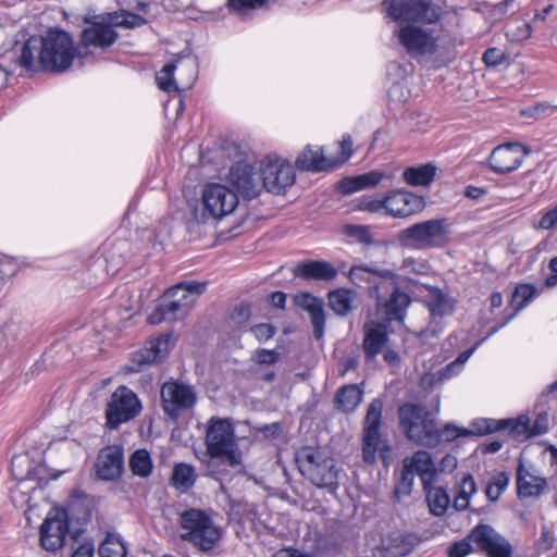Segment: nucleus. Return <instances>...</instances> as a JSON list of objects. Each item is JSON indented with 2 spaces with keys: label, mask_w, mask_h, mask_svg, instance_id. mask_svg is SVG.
<instances>
[{
  "label": "nucleus",
  "mask_w": 557,
  "mask_h": 557,
  "mask_svg": "<svg viewBox=\"0 0 557 557\" xmlns=\"http://www.w3.org/2000/svg\"><path fill=\"white\" fill-rule=\"evenodd\" d=\"M96 475L103 481L119 479L124 470L123 448L109 445L100 449L95 462Z\"/></svg>",
  "instance_id": "aec40b11"
},
{
  "label": "nucleus",
  "mask_w": 557,
  "mask_h": 557,
  "mask_svg": "<svg viewBox=\"0 0 557 557\" xmlns=\"http://www.w3.org/2000/svg\"><path fill=\"white\" fill-rule=\"evenodd\" d=\"M341 150L342 158L338 160L334 159V161L337 162V165L347 161L352 154V139L349 135H345L343 137V140L341 141Z\"/></svg>",
  "instance_id": "680f3d73"
},
{
  "label": "nucleus",
  "mask_w": 557,
  "mask_h": 557,
  "mask_svg": "<svg viewBox=\"0 0 557 557\" xmlns=\"http://www.w3.org/2000/svg\"><path fill=\"white\" fill-rule=\"evenodd\" d=\"M556 107L543 102V103H536L532 108L529 109L530 115L539 116L541 114H552L555 111Z\"/></svg>",
  "instance_id": "338daca9"
},
{
  "label": "nucleus",
  "mask_w": 557,
  "mask_h": 557,
  "mask_svg": "<svg viewBox=\"0 0 557 557\" xmlns=\"http://www.w3.org/2000/svg\"><path fill=\"white\" fill-rule=\"evenodd\" d=\"M295 165L300 171L322 172L337 166L334 159L324 156L323 148L312 149L308 145L296 158Z\"/></svg>",
  "instance_id": "bb28decb"
},
{
  "label": "nucleus",
  "mask_w": 557,
  "mask_h": 557,
  "mask_svg": "<svg viewBox=\"0 0 557 557\" xmlns=\"http://www.w3.org/2000/svg\"><path fill=\"white\" fill-rule=\"evenodd\" d=\"M426 493V500L429 504L430 511L436 516H443L449 505V495L444 487H435L431 484L428 487H423Z\"/></svg>",
  "instance_id": "4c0bfd02"
},
{
  "label": "nucleus",
  "mask_w": 557,
  "mask_h": 557,
  "mask_svg": "<svg viewBox=\"0 0 557 557\" xmlns=\"http://www.w3.org/2000/svg\"><path fill=\"white\" fill-rule=\"evenodd\" d=\"M100 557H126L127 549L125 544L113 535L109 534L99 547Z\"/></svg>",
  "instance_id": "37998d69"
},
{
  "label": "nucleus",
  "mask_w": 557,
  "mask_h": 557,
  "mask_svg": "<svg viewBox=\"0 0 557 557\" xmlns=\"http://www.w3.org/2000/svg\"><path fill=\"white\" fill-rule=\"evenodd\" d=\"M539 227L543 230L557 228V206L543 214V216L539 221Z\"/></svg>",
  "instance_id": "13d9d810"
},
{
  "label": "nucleus",
  "mask_w": 557,
  "mask_h": 557,
  "mask_svg": "<svg viewBox=\"0 0 557 557\" xmlns=\"http://www.w3.org/2000/svg\"><path fill=\"white\" fill-rule=\"evenodd\" d=\"M509 484V475L506 472L496 473L488 482L485 494L491 502H496L506 491Z\"/></svg>",
  "instance_id": "c03bdc74"
},
{
  "label": "nucleus",
  "mask_w": 557,
  "mask_h": 557,
  "mask_svg": "<svg viewBox=\"0 0 557 557\" xmlns=\"http://www.w3.org/2000/svg\"><path fill=\"white\" fill-rule=\"evenodd\" d=\"M81 38L82 41L75 46L72 37H28L20 48L15 63L28 73H63L76 57L85 58L95 49L106 50L117 37Z\"/></svg>",
  "instance_id": "f257e3e1"
},
{
  "label": "nucleus",
  "mask_w": 557,
  "mask_h": 557,
  "mask_svg": "<svg viewBox=\"0 0 557 557\" xmlns=\"http://www.w3.org/2000/svg\"><path fill=\"white\" fill-rule=\"evenodd\" d=\"M250 331L259 342H265L275 335L276 327L270 323H260L250 327Z\"/></svg>",
  "instance_id": "6e6d98bb"
},
{
  "label": "nucleus",
  "mask_w": 557,
  "mask_h": 557,
  "mask_svg": "<svg viewBox=\"0 0 557 557\" xmlns=\"http://www.w3.org/2000/svg\"><path fill=\"white\" fill-rule=\"evenodd\" d=\"M295 183V170L288 162H267L261 170V185L268 191L281 194Z\"/></svg>",
  "instance_id": "a211bd4d"
},
{
  "label": "nucleus",
  "mask_w": 557,
  "mask_h": 557,
  "mask_svg": "<svg viewBox=\"0 0 557 557\" xmlns=\"http://www.w3.org/2000/svg\"><path fill=\"white\" fill-rule=\"evenodd\" d=\"M449 235L447 219H431L401 230L397 235V240L403 247L426 250L446 246Z\"/></svg>",
  "instance_id": "39448f33"
},
{
  "label": "nucleus",
  "mask_w": 557,
  "mask_h": 557,
  "mask_svg": "<svg viewBox=\"0 0 557 557\" xmlns=\"http://www.w3.org/2000/svg\"><path fill=\"white\" fill-rule=\"evenodd\" d=\"M391 292L388 299H385L383 296L382 305L377 308V311L383 312L387 322H403L406 317L407 308L411 302V298L398 286L394 287Z\"/></svg>",
  "instance_id": "cd10ccee"
},
{
  "label": "nucleus",
  "mask_w": 557,
  "mask_h": 557,
  "mask_svg": "<svg viewBox=\"0 0 557 557\" xmlns=\"http://www.w3.org/2000/svg\"><path fill=\"white\" fill-rule=\"evenodd\" d=\"M549 269L553 274L545 280V285L547 287H554L557 285V257L550 259Z\"/></svg>",
  "instance_id": "774afa93"
},
{
  "label": "nucleus",
  "mask_w": 557,
  "mask_h": 557,
  "mask_svg": "<svg viewBox=\"0 0 557 557\" xmlns=\"http://www.w3.org/2000/svg\"><path fill=\"white\" fill-rule=\"evenodd\" d=\"M194 300L189 296L178 295L177 289L169 288L161 297L159 304L149 314L148 321L152 325L171 322L184 318L191 308Z\"/></svg>",
  "instance_id": "ddd939ff"
},
{
  "label": "nucleus",
  "mask_w": 557,
  "mask_h": 557,
  "mask_svg": "<svg viewBox=\"0 0 557 557\" xmlns=\"http://www.w3.org/2000/svg\"><path fill=\"white\" fill-rule=\"evenodd\" d=\"M387 327L383 323L371 322L364 325L362 348L367 360L379 355L387 343Z\"/></svg>",
  "instance_id": "c85d7f7f"
},
{
  "label": "nucleus",
  "mask_w": 557,
  "mask_h": 557,
  "mask_svg": "<svg viewBox=\"0 0 557 557\" xmlns=\"http://www.w3.org/2000/svg\"><path fill=\"white\" fill-rule=\"evenodd\" d=\"M469 539L476 545L478 550L484 552L488 557H512V545L490 524H478L470 533Z\"/></svg>",
  "instance_id": "2eb2a0df"
},
{
  "label": "nucleus",
  "mask_w": 557,
  "mask_h": 557,
  "mask_svg": "<svg viewBox=\"0 0 557 557\" xmlns=\"http://www.w3.org/2000/svg\"><path fill=\"white\" fill-rule=\"evenodd\" d=\"M530 150L519 143H507L495 147L488 158L493 172L507 174L517 170Z\"/></svg>",
  "instance_id": "dca6fc26"
},
{
  "label": "nucleus",
  "mask_w": 557,
  "mask_h": 557,
  "mask_svg": "<svg viewBox=\"0 0 557 557\" xmlns=\"http://www.w3.org/2000/svg\"><path fill=\"white\" fill-rule=\"evenodd\" d=\"M228 180L237 191L248 199L258 197L262 190L261 174L255 173L248 163L234 164L230 170Z\"/></svg>",
  "instance_id": "412c9836"
},
{
  "label": "nucleus",
  "mask_w": 557,
  "mask_h": 557,
  "mask_svg": "<svg viewBox=\"0 0 557 557\" xmlns=\"http://www.w3.org/2000/svg\"><path fill=\"white\" fill-rule=\"evenodd\" d=\"M296 277L307 281H333L337 274V269L324 260H306L299 262L293 270Z\"/></svg>",
  "instance_id": "393cba45"
},
{
  "label": "nucleus",
  "mask_w": 557,
  "mask_h": 557,
  "mask_svg": "<svg viewBox=\"0 0 557 557\" xmlns=\"http://www.w3.org/2000/svg\"><path fill=\"white\" fill-rule=\"evenodd\" d=\"M171 481L173 486L185 493L190 490L196 482L195 468L187 463H177L174 466Z\"/></svg>",
  "instance_id": "58836bf2"
},
{
  "label": "nucleus",
  "mask_w": 557,
  "mask_h": 557,
  "mask_svg": "<svg viewBox=\"0 0 557 557\" xmlns=\"http://www.w3.org/2000/svg\"><path fill=\"white\" fill-rule=\"evenodd\" d=\"M387 16L400 27L394 35H449L460 23L457 12L444 10L433 0H386Z\"/></svg>",
  "instance_id": "f03ea898"
},
{
  "label": "nucleus",
  "mask_w": 557,
  "mask_h": 557,
  "mask_svg": "<svg viewBox=\"0 0 557 557\" xmlns=\"http://www.w3.org/2000/svg\"><path fill=\"white\" fill-rule=\"evenodd\" d=\"M344 233L348 237L356 239L358 243L364 245H371L373 243L370 227L367 225L347 224L344 226Z\"/></svg>",
  "instance_id": "09e8293b"
},
{
  "label": "nucleus",
  "mask_w": 557,
  "mask_h": 557,
  "mask_svg": "<svg viewBox=\"0 0 557 557\" xmlns=\"http://www.w3.org/2000/svg\"><path fill=\"white\" fill-rule=\"evenodd\" d=\"M83 22L89 26L79 35H117L116 28L134 29L146 24L147 20L137 13L120 9L102 13L88 10L83 16Z\"/></svg>",
  "instance_id": "6e6552de"
},
{
  "label": "nucleus",
  "mask_w": 557,
  "mask_h": 557,
  "mask_svg": "<svg viewBox=\"0 0 557 557\" xmlns=\"http://www.w3.org/2000/svg\"><path fill=\"white\" fill-rule=\"evenodd\" d=\"M547 488V482L543 478L528 473L520 465L517 471V492L519 498L537 497Z\"/></svg>",
  "instance_id": "7c9ffc66"
},
{
  "label": "nucleus",
  "mask_w": 557,
  "mask_h": 557,
  "mask_svg": "<svg viewBox=\"0 0 557 557\" xmlns=\"http://www.w3.org/2000/svg\"><path fill=\"white\" fill-rule=\"evenodd\" d=\"M536 296L537 289L533 285H518L511 297V304L515 306V311L510 315H508L500 324L494 326L488 333V335L496 333L498 330L505 326L520 309H522L529 301H531Z\"/></svg>",
  "instance_id": "f704fd0d"
},
{
  "label": "nucleus",
  "mask_w": 557,
  "mask_h": 557,
  "mask_svg": "<svg viewBox=\"0 0 557 557\" xmlns=\"http://www.w3.org/2000/svg\"><path fill=\"white\" fill-rule=\"evenodd\" d=\"M294 302L297 307L306 310L310 314L314 338H322L325 325V311L323 300L311 295L310 293L304 292L294 296Z\"/></svg>",
  "instance_id": "b1692460"
},
{
  "label": "nucleus",
  "mask_w": 557,
  "mask_h": 557,
  "mask_svg": "<svg viewBox=\"0 0 557 557\" xmlns=\"http://www.w3.org/2000/svg\"><path fill=\"white\" fill-rule=\"evenodd\" d=\"M384 176V172L371 171L361 175L345 177L339 182V189L343 194H352L376 186Z\"/></svg>",
  "instance_id": "473e14b6"
},
{
  "label": "nucleus",
  "mask_w": 557,
  "mask_h": 557,
  "mask_svg": "<svg viewBox=\"0 0 557 557\" xmlns=\"http://www.w3.org/2000/svg\"><path fill=\"white\" fill-rule=\"evenodd\" d=\"M384 404L380 398H374L367 408L362 426V455L367 463H373L376 453L381 451L382 457L391 450L387 441L381 436L382 412Z\"/></svg>",
  "instance_id": "9d476101"
},
{
  "label": "nucleus",
  "mask_w": 557,
  "mask_h": 557,
  "mask_svg": "<svg viewBox=\"0 0 557 557\" xmlns=\"http://www.w3.org/2000/svg\"><path fill=\"white\" fill-rule=\"evenodd\" d=\"M399 425L406 437L421 446L438 445V428L434 413L424 405L406 403L398 408Z\"/></svg>",
  "instance_id": "7ed1b4c3"
},
{
  "label": "nucleus",
  "mask_w": 557,
  "mask_h": 557,
  "mask_svg": "<svg viewBox=\"0 0 557 557\" xmlns=\"http://www.w3.org/2000/svg\"><path fill=\"white\" fill-rule=\"evenodd\" d=\"M549 429V419L546 411H541L536 414L532 426L529 425L528 433L521 434V436L529 437L544 434Z\"/></svg>",
  "instance_id": "603ef678"
},
{
  "label": "nucleus",
  "mask_w": 557,
  "mask_h": 557,
  "mask_svg": "<svg viewBox=\"0 0 557 557\" xmlns=\"http://www.w3.org/2000/svg\"><path fill=\"white\" fill-rule=\"evenodd\" d=\"M171 336L161 335L148 342L141 349L133 352L131 362L126 366L128 372H139L143 366H150L162 359L169 350Z\"/></svg>",
  "instance_id": "4be33fe9"
},
{
  "label": "nucleus",
  "mask_w": 557,
  "mask_h": 557,
  "mask_svg": "<svg viewBox=\"0 0 557 557\" xmlns=\"http://www.w3.org/2000/svg\"><path fill=\"white\" fill-rule=\"evenodd\" d=\"M160 398L165 416L176 422L183 412L196 405L197 394L194 386L172 380L162 384Z\"/></svg>",
  "instance_id": "9b49d317"
},
{
  "label": "nucleus",
  "mask_w": 557,
  "mask_h": 557,
  "mask_svg": "<svg viewBox=\"0 0 557 557\" xmlns=\"http://www.w3.org/2000/svg\"><path fill=\"white\" fill-rule=\"evenodd\" d=\"M476 492V484L471 474H467L462 478L461 482L458 485V492L459 494H462L470 498L472 494Z\"/></svg>",
  "instance_id": "bf43d9fd"
},
{
  "label": "nucleus",
  "mask_w": 557,
  "mask_h": 557,
  "mask_svg": "<svg viewBox=\"0 0 557 557\" xmlns=\"http://www.w3.org/2000/svg\"><path fill=\"white\" fill-rule=\"evenodd\" d=\"M251 317L250 306L247 304H239L234 307L231 313L232 322L239 329H246Z\"/></svg>",
  "instance_id": "3c124183"
},
{
  "label": "nucleus",
  "mask_w": 557,
  "mask_h": 557,
  "mask_svg": "<svg viewBox=\"0 0 557 557\" xmlns=\"http://www.w3.org/2000/svg\"><path fill=\"white\" fill-rule=\"evenodd\" d=\"M399 44L406 53L418 61H421L437 50L435 37H398Z\"/></svg>",
  "instance_id": "c756f323"
},
{
  "label": "nucleus",
  "mask_w": 557,
  "mask_h": 557,
  "mask_svg": "<svg viewBox=\"0 0 557 557\" xmlns=\"http://www.w3.org/2000/svg\"><path fill=\"white\" fill-rule=\"evenodd\" d=\"M176 65L175 63L165 64L160 73L157 75V83L160 89L166 92L178 91L180 88L176 85L173 73Z\"/></svg>",
  "instance_id": "de8ad7c7"
},
{
  "label": "nucleus",
  "mask_w": 557,
  "mask_h": 557,
  "mask_svg": "<svg viewBox=\"0 0 557 557\" xmlns=\"http://www.w3.org/2000/svg\"><path fill=\"white\" fill-rule=\"evenodd\" d=\"M79 531H75L72 535L73 544L70 557H94L95 555V544L94 541L89 537H83L79 540Z\"/></svg>",
  "instance_id": "49530a36"
},
{
  "label": "nucleus",
  "mask_w": 557,
  "mask_h": 557,
  "mask_svg": "<svg viewBox=\"0 0 557 557\" xmlns=\"http://www.w3.org/2000/svg\"><path fill=\"white\" fill-rule=\"evenodd\" d=\"M181 527L186 530L181 539L196 546L201 552H208L221 539L220 529L202 510L191 508L180 515Z\"/></svg>",
  "instance_id": "423d86ee"
},
{
  "label": "nucleus",
  "mask_w": 557,
  "mask_h": 557,
  "mask_svg": "<svg viewBox=\"0 0 557 557\" xmlns=\"http://www.w3.org/2000/svg\"><path fill=\"white\" fill-rule=\"evenodd\" d=\"M255 359L260 364H274L280 359V352L274 349H257Z\"/></svg>",
  "instance_id": "4d7b16f0"
},
{
  "label": "nucleus",
  "mask_w": 557,
  "mask_h": 557,
  "mask_svg": "<svg viewBox=\"0 0 557 557\" xmlns=\"http://www.w3.org/2000/svg\"><path fill=\"white\" fill-rule=\"evenodd\" d=\"M443 382H440V376H438V373L435 372V373H431V372H428V373H424L420 380V385L423 389H431L433 388L436 384H442Z\"/></svg>",
  "instance_id": "0e129e2a"
},
{
  "label": "nucleus",
  "mask_w": 557,
  "mask_h": 557,
  "mask_svg": "<svg viewBox=\"0 0 557 557\" xmlns=\"http://www.w3.org/2000/svg\"><path fill=\"white\" fill-rule=\"evenodd\" d=\"M517 52H513L509 48H490L487 49L483 54V62L488 67H496L503 64H509L515 55H517Z\"/></svg>",
  "instance_id": "79ce46f5"
},
{
  "label": "nucleus",
  "mask_w": 557,
  "mask_h": 557,
  "mask_svg": "<svg viewBox=\"0 0 557 557\" xmlns=\"http://www.w3.org/2000/svg\"><path fill=\"white\" fill-rule=\"evenodd\" d=\"M232 508L237 509V512H240L243 516H246L249 519H255L257 516L256 506L248 504L245 500L232 502Z\"/></svg>",
  "instance_id": "052dcab7"
},
{
  "label": "nucleus",
  "mask_w": 557,
  "mask_h": 557,
  "mask_svg": "<svg viewBox=\"0 0 557 557\" xmlns=\"http://www.w3.org/2000/svg\"><path fill=\"white\" fill-rule=\"evenodd\" d=\"M205 214L222 219L232 213L238 205V195L221 184H209L202 193Z\"/></svg>",
  "instance_id": "4468645a"
},
{
  "label": "nucleus",
  "mask_w": 557,
  "mask_h": 557,
  "mask_svg": "<svg viewBox=\"0 0 557 557\" xmlns=\"http://www.w3.org/2000/svg\"><path fill=\"white\" fill-rule=\"evenodd\" d=\"M403 465L411 470L414 475L420 476L423 487L434 483L437 470L432 456L426 450L416 451L411 457L405 458Z\"/></svg>",
  "instance_id": "a878e982"
},
{
  "label": "nucleus",
  "mask_w": 557,
  "mask_h": 557,
  "mask_svg": "<svg viewBox=\"0 0 557 557\" xmlns=\"http://www.w3.org/2000/svg\"><path fill=\"white\" fill-rule=\"evenodd\" d=\"M436 168L432 164H424L417 168H407L403 174L407 184L412 186H426L435 176Z\"/></svg>",
  "instance_id": "ea45409f"
},
{
  "label": "nucleus",
  "mask_w": 557,
  "mask_h": 557,
  "mask_svg": "<svg viewBox=\"0 0 557 557\" xmlns=\"http://www.w3.org/2000/svg\"><path fill=\"white\" fill-rule=\"evenodd\" d=\"M471 543H473V542L469 539V535L461 541H457V542L453 543L448 548L449 557H466V556H468L469 554H471L474 550Z\"/></svg>",
  "instance_id": "864d4df0"
},
{
  "label": "nucleus",
  "mask_w": 557,
  "mask_h": 557,
  "mask_svg": "<svg viewBox=\"0 0 557 557\" xmlns=\"http://www.w3.org/2000/svg\"><path fill=\"white\" fill-rule=\"evenodd\" d=\"M330 308L341 317L348 315L355 308L357 293L349 288H337L327 294Z\"/></svg>",
  "instance_id": "2f4dec72"
},
{
  "label": "nucleus",
  "mask_w": 557,
  "mask_h": 557,
  "mask_svg": "<svg viewBox=\"0 0 557 557\" xmlns=\"http://www.w3.org/2000/svg\"><path fill=\"white\" fill-rule=\"evenodd\" d=\"M438 444L442 441L451 442L459 436H468L470 435V431L467 429H459L454 424H446L443 430L438 429Z\"/></svg>",
  "instance_id": "5fc2aeb1"
},
{
  "label": "nucleus",
  "mask_w": 557,
  "mask_h": 557,
  "mask_svg": "<svg viewBox=\"0 0 557 557\" xmlns=\"http://www.w3.org/2000/svg\"><path fill=\"white\" fill-rule=\"evenodd\" d=\"M66 511L49 513L40 527V544L48 552H57L64 545L70 531Z\"/></svg>",
  "instance_id": "6ab92c4d"
},
{
  "label": "nucleus",
  "mask_w": 557,
  "mask_h": 557,
  "mask_svg": "<svg viewBox=\"0 0 557 557\" xmlns=\"http://www.w3.org/2000/svg\"><path fill=\"white\" fill-rule=\"evenodd\" d=\"M363 392L356 385H345L335 395L334 404L337 410L344 413L354 412L361 404Z\"/></svg>",
  "instance_id": "72a5a7b5"
},
{
  "label": "nucleus",
  "mask_w": 557,
  "mask_h": 557,
  "mask_svg": "<svg viewBox=\"0 0 557 557\" xmlns=\"http://www.w3.org/2000/svg\"><path fill=\"white\" fill-rule=\"evenodd\" d=\"M278 0H226L230 12L240 20L250 18L251 12L259 9H270Z\"/></svg>",
  "instance_id": "c9c22d12"
},
{
  "label": "nucleus",
  "mask_w": 557,
  "mask_h": 557,
  "mask_svg": "<svg viewBox=\"0 0 557 557\" xmlns=\"http://www.w3.org/2000/svg\"><path fill=\"white\" fill-rule=\"evenodd\" d=\"M141 411L136 394L126 386H120L111 395L106 408L107 425L116 429L122 423L135 419Z\"/></svg>",
  "instance_id": "f8f14e48"
},
{
  "label": "nucleus",
  "mask_w": 557,
  "mask_h": 557,
  "mask_svg": "<svg viewBox=\"0 0 557 557\" xmlns=\"http://www.w3.org/2000/svg\"><path fill=\"white\" fill-rule=\"evenodd\" d=\"M348 278L355 285L368 288L369 296L376 300V308L381 307L384 294L397 286V274L374 263L352 265Z\"/></svg>",
  "instance_id": "1a4fd4ad"
},
{
  "label": "nucleus",
  "mask_w": 557,
  "mask_h": 557,
  "mask_svg": "<svg viewBox=\"0 0 557 557\" xmlns=\"http://www.w3.org/2000/svg\"><path fill=\"white\" fill-rule=\"evenodd\" d=\"M414 474L403 465L399 479L394 488V498L400 502L403 497L409 496L412 491Z\"/></svg>",
  "instance_id": "a18cd8bd"
},
{
  "label": "nucleus",
  "mask_w": 557,
  "mask_h": 557,
  "mask_svg": "<svg viewBox=\"0 0 557 557\" xmlns=\"http://www.w3.org/2000/svg\"><path fill=\"white\" fill-rule=\"evenodd\" d=\"M461 369L454 361L445 366L444 368L437 371L440 376V382H444L446 380L451 379L457 375Z\"/></svg>",
  "instance_id": "e2e57ef3"
},
{
  "label": "nucleus",
  "mask_w": 557,
  "mask_h": 557,
  "mask_svg": "<svg viewBox=\"0 0 557 557\" xmlns=\"http://www.w3.org/2000/svg\"><path fill=\"white\" fill-rule=\"evenodd\" d=\"M207 284V282L189 281L181 282L172 288L177 289L178 295H188L189 300H193L191 296H200L206 292Z\"/></svg>",
  "instance_id": "8fccbe9b"
},
{
  "label": "nucleus",
  "mask_w": 557,
  "mask_h": 557,
  "mask_svg": "<svg viewBox=\"0 0 557 557\" xmlns=\"http://www.w3.org/2000/svg\"><path fill=\"white\" fill-rule=\"evenodd\" d=\"M488 434L508 430V434L512 437H520L521 434L528 433L529 430V418L525 416L519 417L517 420H493L488 419Z\"/></svg>",
  "instance_id": "e433bc0d"
},
{
  "label": "nucleus",
  "mask_w": 557,
  "mask_h": 557,
  "mask_svg": "<svg viewBox=\"0 0 557 557\" xmlns=\"http://www.w3.org/2000/svg\"><path fill=\"white\" fill-rule=\"evenodd\" d=\"M419 543L416 534L392 532L382 540L380 557H407Z\"/></svg>",
  "instance_id": "5701e85b"
},
{
  "label": "nucleus",
  "mask_w": 557,
  "mask_h": 557,
  "mask_svg": "<svg viewBox=\"0 0 557 557\" xmlns=\"http://www.w3.org/2000/svg\"><path fill=\"white\" fill-rule=\"evenodd\" d=\"M207 451L231 467L242 463V454L235 442L233 424L227 419L212 418L206 434Z\"/></svg>",
  "instance_id": "0eeeda50"
},
{
  "label": "nucleus",
  "mask_w": 557,
  "mask_h": 557,
  "mask_svg": "<svg viewBox=\"0 0 557 557\" xmlns=\"http://www.w3.org/2000/svg\"><path fill=\"white\" fill-rule=\"evenodd\" d=\"M457 458L453 455H445L440 461V471L442 472H453L457 467Z\"/></svg>",
  "instance_id": "69168bd1"
},
{
  "label": "nucleus",
  "mask_w": 557,
  "mask_h": 557,
  "mask_svg": "<svg viewBox=\"0 0 557 557\" xmlns=\"http://www.w3.org/2000/svg\"><path fill=\"white\" fill-rule=\"evenodd\" d=\"M295 460L300 473L318 488L334 494L338 487V470L334 459L321 450L305 446L296 451Z\"/></svg>",
  "instance_id": "20e7f679"
},
{
  "label": "nucleus",
  "mask_w": 557,
  "mask_h": 557,
  "mask_svg": "<svg viewBox=\"0 0 557 557\" xmlns=\"http://www.w3.org/2000/svg\"><path fill=\"white\" fill-rule=\"evenodd\" d=\"M129 469L133 474L147 478L152 471V460L146 449L134 451L129 458Z\"/></svg>",
  "instance_id": "a19ab883"
},
{
  "label": "nucleus",
  "mask_w": 557,
  "mask_h": 557,
  "mask_svg": "<svg viewBox=\"0 0 557 557\" xmlns=\"http://www.w3.org/2000/svg\"><path fill=\"white\" fill-rule=\"evenodd\" d=\"M382 206L388 215L394 218H407L421 212L425 208V201L422 196L405 190H394L388 193L383 200Z\"/></svg>",
  "instance_id": "f3484780"
}]
</instances>
